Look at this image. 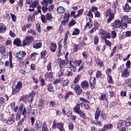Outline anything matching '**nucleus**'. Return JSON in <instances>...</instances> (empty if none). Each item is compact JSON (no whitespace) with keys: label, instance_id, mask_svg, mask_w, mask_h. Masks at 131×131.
Masks as SVG:
<instances>
[{"label":"nucleus","instance_id":"obj_27","mask_svg":"<svg viewBox=\"0 0 131 131\" xmlns=\"http://www.w3.org/2000/svg\"><path fill=\"white\" fill-rule=\"evenodd\" d=\"M76 92V94L77 95H80L82 93V88L80 86V85L77 86L76 89H75Z\"/></svg>","mask_w":131,"mask_h":131},{"label":"nucleus","instance_id":"obj_2","mask_svg":"<svg viewBox=\"0 0 131 131\" xmlns=\"http://www.w3.org/2000/svg\"><path fill=\"white\" fill-rule=\"evenodd\" d=\"M88 17L86 18V24L85 25V27L84 28V29L85 28H89V29H91L92 27H93V20H92V18H93V13H92V11H89V13L87 14Z\"/></svg>","mask_w":131,"mask_h":131},{"label":"nucleus","instance_id":"obj_28","mask_svg":"<svg viewBox=\"0 0 131 131\" xmlns=\"http://www.w3.org/2000/svg\"><path fill=\"white\" fill-rule=\"evenodd\" d=\"M131 7L129 6V5H128V3H126L125 5L123 7V10L124 12H126V13H128L129 11H130Z\"/></svg>","mask_w":131,"mask_h":131},{"label":"nucleus","instance_id":"obj_9","mask_svg":"<svg viewBox=\"0 0 131 131\" xmlns=\"http://www.w3.org/2000/svg\"><path fill=\"white\" fill-rule=\"evenodd\" d=\"M33 40L34 39L33 36H27L24 40V46H29V45H30L31 41H33Z\"/></svg>","mask_w":131,"mask_h":131},{"label":"nucleus","instance_id":"obj_53","mask_svg":"<svg viewBox=\"0 0 131 131\" xmlns=\"http://www.w3.org/2000/svg\"><path fill=\"white\" fill-rule=\"evenodd\" d=\"M69 83V80L68 79L64 80L62 82L63 86H67Z\"/></svg>","mask_w":131,"mask_h":131},{"label":"nucleus","instance_id":"obj_41","mask_svg":"<svg viewBox=\"0 0 131 131\" xmlns=\"http://www.w3.org/2000/svg\"><path fill=\"white\" fill-rule=\"evenodd\" d=\"M96 63L97 64V65H99L100 67H103V61H102V60L99 59H97L96 60Z\"/></svg>","mask_w":131,"mask_h":131},{"label":"nucleus","instance_id":"obj_6","mask_svg":"<svg viewBox=\"0 0 131 131\" xmlns=\"http://www.w3.org/2000/svg\"><path fill=\"white\" fill-rule=\"evenodd\" d=\"M22 85H23L22 82L21 81H18L16 85L12 89V95L18 94L22 88Z\"/></svg>","mask_w":131,"mask_h":131},{"label":"nucleus","instance_id":"obj_7","mask_svg":"<svg viewBox=\"0 0 131 131\" xmlns=\"http://www.w3.org/2000/svg\"><path fill=\"white\" fill-rule=\"evenodd\" d=\"M121 70L122 72V77H128L129 76V71L126 68H124V65L121 66Z\"/></svg>","mask_w":131,"mask_h":131},{"label":"nucleus","instance_id":"obj_33","mask_svg":"<svg viewBox=\"0 0 131 131\" xmlns=\"http://www.w3.org/2000/svg\"><path fill=\"white\" fill-rule=\"evenodd\" d=\"M57 48V45L55 43H52L50 45V49L52 52H56V48Z\"/></svg>","mask_w":131,"mask_h":131},{"label":"nucleus","instance_id":"obj_31","mask_svg":"<svg viewBox=\"0 0 131 131\" xmlns=\"http://www.w3.org/2000/svg\"><path fill=\"white\" fill-rule=\"evenodd\" d=\"M37 11H35L33 15H34V16H36V15H38V14H41V7L40 6H38L37 7Z\"/></svg>","mask_w":131,"mask_h":131},{"label":"nucleus","instance_id":"obj_59","mask_svg":"<svg viewBox=\"0 0 131 131\" xmlns=\"http://www.w3.org/2000/svg\"><path fill=\"white\" fill-rule=\"evenodd\" d=\"M77 83L73 82L71 84V88L73 89V90H75L76 89V87L78 86L79 85L76 84Z\"/></svg>","mask_w":131,"mask_h":131},{"label":"nucleus","instance_id":"obj_35","mask_svg":"<svg viewBox=\"0 0 131 131\" xmlns=\"http://www.w3.org/2000/svg\"><path fill=\"white\" fill-rule=\"evenodd\" d=\"M81 106L83 109H86V110H89V109H90V105L85 104L84 102L81 103Z\"/></svg>","mask_w":131,"mask_h":131},{"label":"nucleus","instance_id":"obj_32","mask_svg":"<svg viewBox=\"0 0 131 131\" xmlns=\"http://www.w3.org/2000/svg\"><path fill=\"white\" fill-rule=\"evenodd\" d=\"M13 43L15 46H17V47H20L21 45V40L19 38L15 39L13 41Z\"/></svg>","mask_w":131,"mask_h":131},{"label":"nucleus","instance_id":"obj_37","mask_svg":"<svg viewBox=\"0 0 131 131\" xmlns=\"http://www.w3.org/2000/svg\"><path fill=\"white\" fill-rule=\"evenodd\" d=\"M81 77V75H78L76 76L74 80H73V82L74 83H77L79 81V80L80 79V78Z\"/></svg>","mask_w":131,"mask_h":131},{"label":"nucleus","instance_id":"obj_34","mask_svg":"<svg viewBox=\"0 0 131 131\" xmlns=\"http://www.w3.org/2000/svg\"><path fill=\"white\" fill-rule=\"evenodd\" d=\"M27 19L28 21H34L35 20V16L33 14L28 15Z\"/></svg>","mask_w":131,"mask_h":131},{"label":"nucleus","instance_id":"obj_13","mask_svg":"<svg viewBox=\"0 0 131 131\" xmlns=\"http://www.w3.org/2000/svg\"><path fill=\"white\" fill-rule=\"evenodd\" d=\"M15 120L16 118H15V115L12 114L7 121V123L8 124H12V123L15 122Z\"/></svg>","mask_w":131,"mask_h":131},{"label":"nucleus","instance_id":"obj_58","mask_svg":"<svg viewBox=\"0 0 131 131\" xmlns=\"http://www.w3.org/2000/svg\"><path fill=\"white\" fill-rule=\"evenodd\" d=\"M106 118H107V115H106L105 114H102L101 115V120H106Z\"/></svg>","mask_w":131,"mask_h":131},{"label":"nucleus","instance_id":"obj_36","mask_svg":"<svg viewBox=\"0 0 131 131\" xmlns=\"http://www.w3.org/2000/svg\"><path fill=\"white\" fill-rule=\"evenodd\" d=\"M125 125L126 126H129L131 125V116L129 118H128L126 121H125Z\"/></svg>","mask_w":131,"mask_h":131},{"label":"nucleus","instance_id":"obj_10","mask_svg":"<svg viewBox=\"0 0 131 131\" xmlns=\"http://www.w3.org/2000/svg\"><path fill=\"white\" fill-rule=\"evenodd\" d=\"M35 96V91H32L27 96V102H29V104H32L33 102V98Z\"/></svg>","mask_w":131,"mask_h":131},{"label":"nucleus","instance_id":"obj_18","mask_svg":"<svg viewBox=\"0 0 131 131\" xmlns=\"http://www.w3.org/2000/svg\"><path fill=\"white\" fill-rule=\"evenodd\" d=\"M112 25L114 28H116V27L119 28L121 26V23L120 20H117Z\"/></svg>","mask_w":131,"mask_h":131},{"label":"nucleus","instance_id":"obj_45","mask_svg":"<svg viewBox=\"0 0 131 131\" xmlns=\"http://www.w3.org/2000/svg\"><path fill=\"white\" fill-rule=\"evenodd\" d=\"M69 18H70V14L69 13H67L65 14L63 19L65 21L68 22L69 21Z\"/></svg>","mask_w":131,"mask_h":131},{"label":"nucleus","instance_id":"obj_21","mask_svg":"<svg viewBox=\"0 0 131 131\" xmlns=\"http://www.w3.org/2000/svg\"><path fill=\"white\" fill-rule=\"evenodd\" d=\"M33 48L34 49H40V48H41V42L38 41H34L33 42Z\"/></svg>","mask_w":131,"mask_h":131},{"label":"nucleus","instance_id":"obj_46","mask_svg":"<svg viewBox=\"0 0 131 131\" xmlns=\"http://www.w3.org/2000/svg\"><path fill=\"white\" fill-rule=\"evenodd\" d=\"M82 56L84 59H88L89 58V52L88 51H84L82 53Z\"/></svg>","mask_w":131,"mask_h":131},{"label":"nucleus","instance_id":"obj_44","mask_svg":"<svg viewBox=\"0 0 131 131\" xmlns=\"http://www.w3.org/2000/svg\"><path fill=\"white\" fill-rule=\"evenodd\" d=\"M80 31L78 29H75L74 31L73 32L72 35H78Z\"/></svg>","mask_w":131,"mask_h":131},{"label":"nucleus","instance_id":"obj_8","mask_svg":"<svg viewBox=\"0 0 131 131\" xmlns=\"http://www.w3.org/2000/svg\"><path fill=\"white\" fill-rule=\"evenodd\" d=\"M106 17L108 16L109 18L107 19V23H110L113 19H114V13H112L111 9H107L105 12Z\"/></svg>","mask_w":131,"mask_h":131},{"label":"nucleus","instance_id":"obj_1","mask_svg":"<svg viewBox=\"0 0 131 131\" xmlns=\"http://www.w3.org/2000/svg\"><path fill=\"white\" fill-rule=\"evenodd\" d=\"M26 116H27L26 108L23 105H20L16 117L17 120H19L17 122L18 126L22 125L24 122V118H26Z\"/></svg>","mask_w":131,"mask_h":131},{"label":"nucleus","instance_id":"obj_3","mask_svg":"<svg viewBox=\"0 0 131 131\" xmlns=\"http://www.w3.org/2000/svg\"><path fill=\"white\" fill-rule=\"evenodd\" d=\"M117 129L119 131H126L127 127L125 125V121L121 120L117 124Z\"/></svg>","mask_w":131,"mask_h":131},{"label":"nucleus","instance_id":"obj_17","mask_svg":"<svg viewBox=\"0 0 131 131\" xmlns=\"http://www.w3.org/2000/svg\"><path fill=\"white\" fill-rule=\"evenodd\" d=\"M101 112V108L99 107L97 108L95 118L96 121L99 120V117H100V113Z\"/></svg>","mask_w":131,"mask_h":131},{"label":"nucleus","instance_id":"obj_56","mask_svg":"<svg viewBox=\"0 0 131 131\" xmlns=\"http://www.w3.org/2000/svg\"><path fill=\"white\" fill-rule=\"evenodd\" d=\"M112 72V71L111 70V69H107L105 71L106 75H107V76H110Z\"/></svg>","mask_w":131,"mask_h":131},{"label":"nucleus","instance_id":"obj_48","mask_svg":"<svg viewBox=\"0 0 131 131\" xmlns=\"http://www.w3.org/2000/svg\"><path fill=\"white\" fill-rule=\"evenodd\" d=\"M81 63L82 62L81 60H75L74 62V64L75 66H80V64H81Z\"/></svg>","mask_w":131,"mask_h":131},{"label":"nucleus","instance_id":"obj_43","mask_svg":"<svg viewBox=\"0 0 131 131\" xmlns=\"http://www.w3.org/2000/svg\"><path fill=\"white\" fill-rule=\"evenodd\" d=\"M0 52L2 54H5L6 53V48L3 45H0Z\"/></svg>","mask_w":131,"mask_h":131},{"label":"nucleus","instance_id":"obj_62","mask_svg":"<svg viewBox=\"0 0 131 131\" xmlns=\"http://www.w3.org/2000/svg\"><path fill=\"white\" fill-rule=\"evenodd\" d=\"M94 43H95V45H98V43H99V37H98V36L95 37Z\"/></svg>","mask_w":131,"mask_h":131},{"label":"nucleus","instance_id":"obj_30","mask_svg":"<svg viewBox=\"0 0 131 131\" xmlns=\"http://www.w3.org/2000/svg\"><path fill=\"white\" fill-rule=\"evenodd\" d=\"M57 12L58 14H63L65 12V9L62 6L58 7L57 9Z\"/></svg>","mask_w":131,"mask_h":131},{"label":"nucleus","instance_id":"obj_38","mask_svg":"<svg viewBox=\"0 0 131 131\" xmlns=\"http://www.w3.org/2000/svg\"><path fill=\"white\" fill-rule=\"evenodd\" d=\"M69 68L71 71H73V72H75L76 71V68L72 64V63H70Z\"/></svg>","mask_w":131,"mask_h":131},{"label":"nucleus","instance_id":"obj_50","mask_svg":"<svg viewBox=\"0 0 131 131\" xmlns=\"http://www.w3.org/2000/svg\"><path fill=\"white\" fill-rule=\"evenodd\" d=\"M78 114H79V115H80V116L82 118L84 119L86 117V116L85 115V114H84V113H83V112H82L81 111Z\"/></svg>","mask_w":131,"mask_h":131},{"label":"nucleus","instance_id":"obj_42","mask_svg":"<svg viewBox=\"0 0 131 131\" xmlns=\"http://www.w3.org/2000/svg\"><path fill=\"white\" fill-rule=\"evenodd\" d=\"M100 100H102L103 101H107L108 100V97L107 95L104 94L100 96Z\"/></svg>","mask_w":131,"mask_h":131},{"label":"nucleus","instance_id":"obj_54","mask_svg":"<svg viewBox=\"0 0 131 131\" xmlns=\"http://www.w3.org/2000/svg\"><path fill=\"white\" fill-rule=\"evenodd\" d=\"M38 103L40 107L45 106V104H43V100L41 99H39Z\"/></svg>","mask_w":131,"mask_h":131},{"label":"nucleus","instance_id":"obj_11","mask_svg":"<svg viewBox=\"0 0 131 131\" xmlns=\"http://www.w3.org/2000/svg\"><path fill=\"white\" fill-rule=\"evenodd\" d=\"M114 89H115V88L113 87L111 85L107 86L106 92H108L110 94V97H114Z\"/></svg>","mask_w":131,"mask_h":131},{"label":"nucleus","instance_id":"obj_64","mask_svg":"<svg viewBox=\"0 0 131 131\" xmlns=\"http://www.w3.org/2000/svg\"><path fill=\"white\" fill-rule=\"evenodd\" d=\"M76 22L74 20H71L69 24V27H71V26H73V25H75Z\"/></svg>","mask_w":131,"mask_h":131},{"label":"nucleus","instance_id":"obj_16","mask_svg":"<svg viewBox=\"0 0 131 131\" xmlns=\"http://www.w3.org/2000/svg\"><path fill=\"white\" fill-rule=\"evenodd\" d=\"M39 4V1L38 0H35L34 1L31 5H30V8H36L37 9V7H38V4Z\"/></svg>","mask_w":131,"mask_h":131},{"label":"nucleus","instance_id":"obj_51","mask_svg":"<svg viewBox=\"0 0 131 131\" xmlns=\"http://www.w3.org/2000/svg\"><path fill=\"white\" fill-rule=\"evenodd\" d=\"M41 4L42 6H44V7H48V1L47 0H43L41 2Z\"/></svg>","mask_w":131,"mask_h":131},{"label":"nucleus","instance_id":"obj_14","mask_svg":"<svg viewBox=\"0 0 131 131\" xmlns=\"http://www.w3.org/2000/svg\"><path fill=\"white\" fill-rule=\"evenodd\" d=\"M5 65L7 67H8V66H9L10 68L13 69V67H14V66L13 65V63L12 62V57L11 56L10 58H9V60H7L5 62Z\"/></svg>","mask_w":131,"mask_h":131},{"label":"nucleus","instance_id":"obj_20","mask_svg":"<svg viewBox=\"0 0 131 131\" xmlns=\"http://www.w3.org/2000/svg\"><path fill=\"white\" fill-rule=\"evenodd\" d=\"M113 126H112V124H105L103 126V127L101 128V130L106 131L107 129H111Z\"/></svg>","mask_w":131,"mask_h":131},{"label":"nucleus","instance_id":"obj_12","mask_svg":"<svg viewBox=\"0 0 131 131\" xmlns=\"http://www.w3.org/2000/svg\"><path fill=\"white\" fill-rule=\"evenodd\" d=\"M25 56H26V52L23 51L18 52L16 53V58H17L18 60H23Z\"/></svg>","mask_w":131,"mask_h":131},{"label":"nucleus","instance_id":"obj_40","mask_svg":"<svg viewBox=\"0 0 131 131\" xmlns=\"http://www.w3.org/2000/svg\"><path fill=\"white\" fill-rule=\"evenodd\" d=\"M82 13H83V10L81 9L80 10L77 14H76L75 15H74V18H77L79 17L81 15H82Z\"/></svg>","mask_w":131,"mask_h":131},{"label":"nucleus","instance_id":"obj_26","mask_svg":"<svg viewBox=\"0 0 131 131\" xmlns=\"http://www.w3.org/2000/svg\"><path fill=\"white\" fill-rule=\"evenodd\" d=\"M73 111L75 113L78 114L80 111V105L79 104H77L73 108Z\"/></svg>","mask_w":131,"mask_h":131},{"label":"nucleus","instance_id":"obj_60","mask_svg":"<svg viewBox=\"0 0 131 131\" xmlns=\"http://www.w3.org/2000/svg\"><path fill=\"white\" fill-rule=\"evenodd\" d=\"M10 15L11 16V18L13 22H16V20H17V17H16V16H15V15L13 14H10Z\"/></svg>","mask_w":131,"mask_h":131},{"label":"nucleus","instance_id":"obj_55","mask_svg":"<svg viewBox=\"0 0 131 131\" xmlns=\"http://www.w3.org/2000/svg\"><path fill=\"white\" fill-rule=\"evenodd\" d=\"M20 101H23V102H26V101H27V95L21 96L20 97Z\"/></svg>","mask_w":131,"mask_h":131},{"label":"nucleus","instance_id":"obj_61","mask_svg":"<svg viewBox=\"0 0 131 131\" xmlns=\"http://www.w3.org/2000/svg\"><path fill=\"white\" fill-rule=\"evenodd\" d=\"M28 32V33H31V34H33L34 35L36 34L35 31L31 29H29Z\"/></svg>","mask_w":131,"mask_h":131},{"label":"nucleus","instance_id":"obj_24","mask_svg":"<svg viewBox=\"0 0 131 131\" xmlns=\"http://www.w3.org/2000/svg\"><path fill=\"white\" fill-rule=\"evenodd\" d=\"M57 127L60 131H65V128H64V124L62 122H59L57 124Z\"/></svg>","mask_w":131,"mask_h":131},{"label":"nucleus","instance_id":"obj_4","mask_svg":"<svg viewBox=\"0 0 131 131\" xmlns=\"http://www.w3.org/2000/svg\"><path fill=\"white\" fill-rule=\"evenodd\" d=\"M98 35H100L102 39H105V38H111L110 33L102 29H100L98 32Z\"/></svg>","mask_w":131,"mask_h":131},{"label":"nucleus","instance_id":"obj_5","mask_svg":"<svg viewBox=\"0 0 131 131\" xmlns=\"http://www.w3.org/2000/svg\"><path fill=\"white\" fill-rule=\"evenodd\" d=\"M41 21L43 23H47V21L48 22H51L53 20V17L51 13H48L46 15H42L41 17Z\"/></svg>","mask_w":131,"mask_h":131},{"label":"nucleus","instance_id":"obj_49","mask_svg":"<svg viewBox=\"0 0 131 131\" xmlns=\"http://www.w3.org/2000/svg\"><path fill=\"white\" fill-rule=\"evenodd\" d=\"M72 95H73V92H72L71 91V92H69L66 93V96H64V98L66 99H67V98L70 97V96H72Z\"/></svg>","mask_w":131,"mask_h":131},{"label":"nucleus","instance_id":"obj_52","mask_svg":"<svg viewBox=\"0 0 131 131\" xmlns=\"http://www.w3.org/2000/svg\"><path fill=\"white\" fill-rule=\"evenodd\" d=\"M107 82L108 83H113V79H112V76H107Z\"/></svg>","mask_w":131,"mask_h":131},{"label":"nucleus","instance_id":"obj_23","mask_svg":"<svg viewBox=\"0 0 131 131\" xmlns=\"http://www.w3.org/2000/svg\"><path fill=\"white\" fill-rule=\"evenodd\" d=\"M89 82L92 86V89L95 88V84H96V78L91 77L90 79Z\"/></svg>","mask_w":131,"mask_h":131},{"label":"nucleus","instance_id":"obj_19","mask_svg":"<svg viewBox=\"0 0 131 131\" xmlns=\"http://www.w3.org/2000/svg\"><path fill=\"white\" fill-rule=\"evenodd\" d=\"M81 86L82 89H89V81L84 80L81 83Z\"/></svg>","mask_w":131,"mask_h":131},{"label":"nucleus","instance_id":"obj_25","mask_svg":"<svg viewBox=\"0 0 131 131\" xmlns=\"http://www.w3.org/2000/svg\"><path fill=\"white\" fill-rule=\"evenodd\" d=\"M7 30V27H6V25L0 23V32L1 33H4L5 31Z\"/></svg>","mask_w":131,"mask_h":131},{"label":"nucleus","instance_id":"obj_29","mask_svg":"<svg viewBox=\"0 0 131 131\" xmlns=\"http://www.w3.org/2000/svg\"><path fill=\"white\" fill-rule=\"evenodd\" d=\"M131 35L130 31H126V32H124L122 34V38H125L126 37H129Z\"/></svg>","mask_w":131,"mask_h":131},{"label":"nucleus","instance_id":"obj_22","mask_svg":"<svg viewBox=\"0 0 131 131\" xmlns=\"http://www.w3.org/2000/svg\"><path fill=\"white\" fill-rule=\"evenodd\" d=\"M41 126H42V123L40 121L37 120L35 123V128L36 129H39V128H41Z\"/></svg>","mask_w":131,"mask_h":131},{"label":"nucleus","instance_id":"obj_63","mask_svg":"<svg viewBox=\"0 0 131 131\" xmlns=\"http://www.w3.org/2000/svg\"><path fill=\"white\" fill-rule=\"evenodd\" d=\"M61 80H62V78L57 79L53 81V83H54V84H57V83H60V81H61Z\"/></svg>","mask_w":131,"mask_h":131},{"label":"nucleus","instance_id":"obj_47","mask_svg":"<svg viewBox=\"0 0 131 131\" xmlns=\"http://www.w3.org/2000/svg\"><path fill=\"white\" fill-rule=\"evenodd\" d=\"M35 104H30V105H29L27 107V109H28V111H31V109H32V108H35Z\"/></svg>","mask_w":131,"mask_h":131},{"label":"nucleus","instance_id":"obj_39","mask_svg":"<svg viewBox=\"0 0 131 131\" xmlns=\"http://www.w3.org/2000/svg\"><path fill=\"white\" fill-rule=\"evenodd\" d=\"M47 88L49 92H54V87L53 86L51 83L49 84L47 86Z\"/></svg>","mask_w":131,"mask_h":131},{"label":"nucleus","instance_id":"obj_57","mask_svg":"<svg viewBox=\"0 0 131 131\" xmlns=\"http://www.w3.org/2000/svg\"><path fill=\"white\" fill-rule=\"evenodd\" d=\"M46 53H47L46 51L41 52V59H45L46 58Z\"/></svg>","mask_w":131,"mask_h":131},{"label":"nucleus","instance_id":"obj_15","mask_svg":"<svg viewBox=\"0 0 131 131\" xmlns=\"http://www.w3.org/2000/svg\"><path fill=\"white\" fill-rule=\"evenodd\" d=\"M53 73H47L45 74V78L50 82L53 81Z\"/></svg>","mask_w":131,"mask_h":131}]
</instances>
